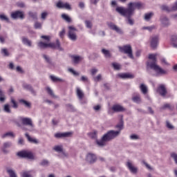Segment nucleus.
Here are the masks:
<instances>
[{"instance_id":"28","label":"nucleus","mask_w":177,"mask_h":177,"mask_svg":"<svg viewBox=\"0 0 177 177\" xmlns=\"http://www.w3.org/2000/svg\"><path fill=\"white\" fill-rule=\"evenodd\" d=\"M140 89L144 95H146V93H147V86L146 84H142L140 86Z\"/></svg>"},{"instance_id":"1","label":"nucleus","mask_w":177,"mask_h":177,"mask_svg":"<svg viewBox=\"0 0 177 177\" xmlns=\"http://www.w3.org/2000/svg\"><path fill=\"white\" fill-rule=\"evenodd\" d=\"M142 3L140 2H131L128 4L127 8L124 7H117L115 10L122 16L127 17L128 23L130 26H133V19H131L136 9H140Z\"/></svg>"},{"instance_id":"33","label":"nucleus","mask_w":177,"mask_h":177,"mask_svg":"<svg viewBox=\"0 0 177 177\" xmlns=\"http://www.w3.org/2000/svg\"><path fill=\"white\" fill-rule=\"evenodd\" d=\"M39 165H41V167H49V160L46 159L42 160Z\"/></svg>"},{"instance_id":"21","label":"nucleus","mask_w":177,"mask_h":177,"mask_svg":"<svg viewBox=\"0 0 177 177\" xmlns=\"http://www.w3.org/2000/svg\"><path fill=\"white\" fill-rule=\"evenodd\" d=\"M72 60L73 62V63H75V64H78V63H80L81 62V60H82L84 58L81 56H78V55H72Z\"/></svg>"},{"instance_id":"53","label":"nucleus","mask_w":177,"mask_h":177,"mask_svg":"<svg viewBox=\"0 0 177 177\" xmlns=\"http://www.w3.org/2000/svg\"><path fill=\"white\" fill-rule=\"evenodd\" d=\"M85 24L87 28H92V22L91 21H85Z\"/></svg>"},{"instance_id":"18","label":"nucleus","mask_w":177,"mask_h":177,"mask_svg":"<svg viewBox=\"0 0 177 177\" xmlns=\"http://www.w3.org/2000/svg\"><path fill=\"white\" fill-rule=\"evenodd\" d=\"M23 88L26 89L27 91H29L31 92L32 95H36L35 91H34V88H32V86L30 84H28L27 83H24L23 85Z\"/></svg>"},{"instance_id":"15","label":"nucleus","mask_w":177,"mask_h":177,"mask_svg":"<svg viewBox=\"0 0 177 177\" xmlns=\"http://www.w3.org/2000/svg\"><path fill=\"white\" fill-rule=\"evenodd\" d=\"M70 136H71V132L57 133L55 134V137L57 139L60 138H70Z\"/></svg>"},{"instance_id":"10","label":"nucleus","mask_w":177,"mask_h":177,"mask_svg":"<svg viewBox=\"0 0 177 177\" xmlns=\"http://www.w3.org/2000/svg\"><path fill=\"white\" fill-rule=\"evenodd\" d=\"M48 48H51L52 49H58V50H63V48L60 46V41H59V39L56 40V44L55 43L48 44Z\"/></svg>"},{"instance_id":"61","label":"nucleus","mask_w":177,"mask_h":177,"mask_svg":"<svg viewBox=\"0 0 177 177\" xmlns=\"http://www.w3.org/2000/svg\"><path fill=\"white\" fill-rule=\"evenodd\" d=\"M64 34H66V30L64 29H62V30L59 32L60 38H64Z\"/></svg>"},{"instance_id":"36","label":"nucleus","mask_w":177,"mask_h":177,"mask_svg":"<svg viewBox=\"0 0 177 177\" xmlns=\"http://www.w3.org/2000/svg\"><path fill=\"white\" fill-rule=\"evenodd\" d=\"M112 67H113L114 70H117V71L121 70V64L117 62H113Z\"/></svg>"},{"instance_id":"51","label":"nucleus","mask_w":177,"mask_h":177,"mask_svg":"<svg viewBox=\"0 0 177 177\" xmlns=\"http://www.w3.org/2000/svg\"><path fill=\"white\" fill-rule=\"evenodd\" d=\"M68 72L69 73H72V74H73V75H80V73L74 71V69L69 68L68 69Z\"/></svg>"},{"instance_id":"2","label":"nucleus","mask_w":177,"mask_h":177,"mask_svg":"<svg viewBox=\"0 0 177 177\" xmlns=\"http://www.w3.org/2000/svg\"><path fill=\"white\" fill-rule=\"evenodd\" d=\"M116 128H118L119 130L109 131L102 136L101 140H97V145L100 146V147H103V146H106V143H107V142H110V140H113V139H115L117 136H119L120 133H121V130L124 128L122 120H121L120 124L116 125Z\"/></svg>"},{"instance_id":"24","label":"nucleus","mask_w":177,"mask_h":177,"mask_svg":"<svg viewBox=\"0 0 177 177\" xmlns=\"http://www.w3.org/2000/svg\"><path fill=\"white\" fill-rule=\"evenodd\" d=\"M160 21L162 26H164L165 27L167 26H169V19H168L167 17H161Z\"/></svg>"},{"instance_id":"50","label":"nucleus","mask_w":177,"mask_h":177,"mask_svg":"<svg viewBox=\"0 0 177 177\" xmlns=\"http://www.w3.org/2000/svg\"><path fill=\"white\" fill-rule=\"evenodd\" d=\"M102 80V75H98L96 77H93V80L95 82H99Z\"/></svg>"},{"instance_id":"41","label":"nucleus","mask_w":177,"mask_h":177,"mask_svg":"<svg viewBox=\"0 0 177 177\" xmlns=\"http://www.w3.org/2000/svg\"><path fill=\"white\" fill-rule=\"evenodd\" d=\"M28 15H29L30 17H31L34 20H37V12H29Z\"/></svg>"},{"instance_id":"29","label":"nucleus","mask_w":177,"mask_h":177,"mask_svg":"<svg viewBox=\"0 0 177 177\" xmlns=\"http://www.w3.org/2000/svg\"><path fill=\"white\" fill-rule=\"evenodd\" d=\"M50 78L51 80H53V82H64V80L63 79H60V78H59L56 76H54V75H50Z\"/></svg>"},{"instance_id":"54","label":"nucleus","mask_w":177,"mask_h":177,"mask_svg":"<svg viewBox=\"0 0 177 177\" xmlns=\"http://www.w3.org/2000/svg\"><path fill=\"white\" fill-rule=\"evenodd\" d=\"M11 103H12V107L13 109H17V103L16 101H15V99L13 97H11Z\"/></svg>"},{"instance_id":"25","label":"nucleus","mask_w":177,"mask_h":177,"mask_svg":"<svg viewBox=\"0 0 177 177\" xmlns=\"http://www.w3.org/2000/svg\"><path fill=\"white\" fill-rule=\"evenodd\" d=\"M132 100L134 103L140 104V103L142 102V100L140 99V95L137 94L136 95L133 96Z\"/></svg>"},{"instance_id":"46","label":"nucleus","mask_w":177,"mask_h":177,"mask_svg":"<svg viewBox=\"0 0 177 177\" xmlns=\"http://www.w3.org/2000/svg\"><path fill=\"white\" fill-rule=\"evenodd\" d=\"M0 19L3 21H7V23H9V18H8L5 15H0Z\"/></svg>"},{"instance_id":"27","label":"nucleus","mask_w":177,"mask_h":177,"mask_svg":"<svg viewBox=\"0 0 177 177\" xmlns=\"http://www.w3.org/2000/svg\"><path fill=\"white\" fill-rule=\"evenodd\" d=\"M171 43L174 48H177V35L171 36Z\"/></svg>"},{"instance_id":"3","label":"nucleus","mask_w":177,"mask_h":177,"mask_svg":"<svg viewBox=\"0 0 177 177\" xmlns=\"http://www.w3.org/2000/svg\"><path fill=\"white\" fill-rule=\"evenodd\" d=\"M149 60L147 62V67L155 71V77H160L167 74V71L161 68L160 66L157 65V55L150 54L149 55Z\"/></svg>"},{"instance_id":"11","label":"nucleus","mask_w":177,"mask_h":177,"mask_svg":"<svg viewBox=\"0 0 177 177\" xmlns=\"http://www.w3.org/2000/svg\"><path fill=\"white\" fill-rule=\"evenodd\" d=\"M56 6L57 8H59V9H67L68 10L71 9V6L68 3H64L62 1H58Z\"/></svg>"},{"instance_id":"16","label":"nucleus","mask_w":177,"mask_h":177,"mask_svg":"<svg viewBox=\"0 0 177 177\" xmlns=\"http://www.w3.org/2000/svg\"><path fill=\"white\" fill-rule=\"evenodd\" d=\"M86 160L88 162H90V164H93V162H96V155L93 153H88L86 156Z\"/></svg>"},{"instance_id":"12","label":"nucleus","mask_w":177,"mask_h":177,"mask_svg":"<svg viewBox=\"0 0 177 177\" xmlns=\"http://www.w3.org/2000/svg\"><path fill=\"white\" fill-rule=\"evenodd\" d=\"M126 167H127L128 169L131 172V174H137L138 168L133 166V164L131 163V161H127L126 163Z\"/></svg>"},{"instance_id":"62","label":"nucleus","mask_w":177,"mask_h":177,"mask_svg":"<svg viewBox=\"0 0 177 177\" xmlns=\"http://www.w3.org/2000/svg\"><path fill=\"white\" fill-rule=\"evenodd\" d=\"M160 62L163 64H165L166 66L168 65V62H167V59L164 57H162L160 59Z\"/></svg>"},{"instance_id":"17","label":"nucleus","mask_w":177,"mask_h":177,"mask_svg":"<svg viewBox=\"0 0 177 177\" xmlns=\"http://www.w3.org/2000/svg\"><path fill=\"white\" fill-rule=\"evenodd\" d=\"M22 44L25 45L26 46H28L29 48H31L32 46V41L31 40L28 39V38L26 37H21Z\"/></svg>"},{"instance_id":"7","label":"nucleus","mask_w":177,"mask_h":177,"mask_svg":"<svg viewBox=\"0 0 177 177\" xmlns=\"http://www.w3.org/2000/svg\"><path fill=\"white\" fill-rule=\"evenodd\" d=\"M19 157L21 158H28V160H34V155L32 153L27 151H21L17 153Z\"/></svg>"},{"instance_id":"9","label":"nucleus","mask_w":177,"mask_h":177,"mask_svg":"<svg viewBox=\"0 0 177 177\" xmlns=\"http://www.w3.org/2000/svg\"><path fill=\"white\" fill-rule=\"evenodd\" d=\"M108 26L109 27V28H111V30L115 31L118 34H120V35H122V34H124L122 30L112 22L108 23Z\"/></svg>"},{"instance_id":"56","label":"nucleus","mask_w":177,"mask_h":177,"mask_svg":"<svg viewBox=\"0 0 177 177\" xmlns=\"http://www.w3.org/2000/svg\"><path fill=\"white\" fill-rule=\"evenodd\" d=\"M66 107L68 108V110H69V111H74V106L71 104H66Z\"/></svg>"},{"instance_id":"34","label":"nucleus","mask_w":177,"mask_h":177,"mask_svg":"<svg viewBox=\"0 0 177 177\" xmlns=\"http://www.w3.org/2000/svg\"><path fill=\"white\" fill-rule=\"evenodd\" d=\"M62 18L65 20V21H67V23H71V18L68 17V15L66 14H62Z\"/></svg>"},{"instance_id":"45","label":"nucleus","mask_w":177,"mask_h":177,"mask_svg":"<svg viewBox=\"0 0 177 177\" xmlns=\"http://www.w3.org/2000/svg\"><path fill=\"white\" fill-rule=\"evenodd\" d=\"M162 10H165L166 12H172V7L169 8L167 6H162Z\"/></svg>"},{"instance_id":"52","label":"nucleus","mask_w":177,"mask_h":177,"mask_svg":"<svg viewBox=\"0 0 177 177\" xmlns=\"http://www.w3.org/2000/svg\"><path fill=\"white\" fill-rule=\"evenodd\" d=\"M19 102H20V103H23V104H25V106H26V107H30V106H31L30 102H28L24 100H20Z\"/></svg>"},{"instance_id":"38","label":"nucleus","mask_w":177,"mask_h":177,"mask_svg":"<svg viewBox=\"0 0 177 177\" xmlns=\"http://www.w3.org/2000/svg\"><path fill=\"white\" fill-rule=\"evenodd\" d=\"M153 17V12H149L145 15V20L149 21Z\"/></svg>"},{"instance_id":"8","label":"nucleus","mask_w":177,"mask_h":177,"mask_svg":"<svg viewBox=\"0 0 177 177\" xmlns=\"http://www.w3.org/2000/svg\"><path fill=\"white\" fill-rule=\"evenodd\" d=\"M156 92L160 95L162 97H165L167 96V88L165 87V84H160L156 89Z\"/></svg>"},{"instance_id":"44","label":"nucleus","mask_w":177,"mask_h":177,"mask_svg":"<svg viewBox=\"0 0 177 177\" xmlns=\"http://www.w3.org/2000/svg\"><path fill=\"white\" fill-rule=\"evenodd\" d=\"M1 55H3V56L8 57L9 56V51H8V49L6 48H2Z\"/></svg>"},{"instance_id":"42","label":"nucleus","mask_w":177,"mask_h":177,"mask_svg":"<svg viewBox=\"0 0 177 177\" xmlns=\"http://www.w3.org/2000/svg\"><path fill=\"white\" fill-rule=\"evenodd\" d=\"M102 52L103 55H104L105 57H110V51H109V50H106V49L103 48L102 50Z\"/></svg>"},{"instance_id":"5","label":"nucleus","mask_w":177,"mask_h":177,"mask_svg":"<svg viewBox=\"0 0 177 177\" xmlns=\"http://www.w3.org/2000/svg\"><path fill=\"white\" fill-rule=\"evenodd\" d=\"M120 52L127 55L130 59H133V54L132 53V47L131 45H125L123 46H119Z\"/></svg>"},{"instance_id":"57","label":"nucleus","mask_w":177,"mask_h":177,"mask_svg":"<svg viewBox=\"0 0 177 177\" xmlns=\"http://www.w3.org/2000/svg\"><path fill=\"white\" fill-rule=\"evenodd\" d=\"M166 127L169 129H174V126L169 123V121L167 120L166 121Z\"/></svg>"},{"instance_id":"26","label":"nucleus","mask_w":177,"mask_h":177,"mask_svg":"<svg viewBox=\"0 0 177 177\" xmlns=\"http://www.w3.org/2000/svg\"><path fill=\"white\" fill-rule=\"evenodd\" d=\"M25 136H26V138H27L28 142H30V143H35V144L38 143V140L31 138V136H30V135H28V133H26L25 134Z\"/></svg>"},{"instance_id":"13","label":"nucleus","mask_w":177,"mask_h":177,"mask_svg":"<svg viewBox=\"0 0 177 177\" xmlns=\"http://www.w3.org/2000/svg\"><path fill=\"white\" fill-rule=\"evenodd\" d=\"M150 45L152 49H156V48L158 46V36H153L151 37Z\"/></svg>"},{"instance_id":"22","label":"nucleus","mask_w":177,"mask_h":177,"mask_svg":"<svg viewBox=\"0 0 177 177\" xmlns=\"http://www.w3.org/2000/svg\"><path fill=\"white\" fill-rule=\"evenodd\" d=\"M112 110L115 112L125 111V109L121 105H113Z\"/></svg>"},{"instance_id":"47","label":"nucleus","mask_w":177,"mask_h":177,"mask_svg":"<svg viewBox=\"0 0 177 177\" xmlns=\"http://www.w3.org/2000/svg\"><path fill=\"white\" fill-rule=\"evenodd\" d=\"M4 111L8 113H12V111H10V106H9V104L4 105Z\"/></svg>"},{"instance_id":"35","label":"nucleus","mask_w":177,"mask_h":177,"mask_svg":"<svg viewBox=\"0 0 177 177\" xmlns=\"http://www.w3.org/2000/svg\"><path fill=\"white\" fill-rule=\"evenodd\" d=\"M46 91H47V93L50 96H51V97H56V95H55L53 91L51 90L50 87H46Z\"/></svg>"},{"instance_id":"43","label":"nucleus","mask_w":177,"mask_h":177,"mask_svg":"<svg viewBox=\"0 0 177 177\" xmlns=\"http://www.w3.org/2000/svg\"><path fill=\"white\" fill-rule=\"evenodd\" d=\"M21 177H32V175L30 174V171H24L21 174Z\"/></svg>"},{"instance_id":"55","label":"nucleus","mask_w":177,"mask_h":177,"mask_svg":"<svg viewBox=\"0 0 177 177\" xmlns=\"http://www.w3.org/2000/svg\"><path fill=\"white\" fill-rule=\"evenodd\" d=\"M130 139H131V140H138V139H139V136L136 134H133L130 136Z\"/></svg>"},{"instance_id":"23","label":"nucleus","mask_w":177,"mask_h":177,"mask_svg":"<svg viewBox=\"0 0 177 177\" xmlns=\"http://www.w3.org/2000/svg\"><path fill=\"white\" fill-rule=\"evenodd\" d=\"M12 147V142H4L3 147L1 148V150L4 153H8V151L6 150V149H9V147Z\"/></svg>"},{"instance_id":"60","label":"nucleus","mask_w":177,"mask_h":177,"mask_svg":"<svg viewBox=\"0 0 177 177\" xmlns=\"http://www.w3.org/2000/svg\"><path fill=\"white\" fill-rule=\"evenodd\" d=\"M81 81L83 82H89V80L86 76H82Z\"/></svg>"},{"instance_id":"20","label":"nucleus","mask_w":177,"mask_h":177,"mask_svg":"<svg viewBox=\"0 0 177 177\" xmlns=\"http://www.w3.org/2000/svg\"><path fill=\"white\" fill-rule=\"evenodd\" d=\"M118 77H119V78H122V80H127V78L132 79L133 78V75L130 73H119Z\"/></svg>"},{"instance_id":"19","label":"nucleus","mask_w":177,"mask_h":177,"mask_svg":"<svg viewBox=\"0 0 177 177\" xmlns=\"http://www.w3.org/2000/svg\"><path fill=\"white\" fill-rule=\"evenodd\" d=\"M76 95L79 99V100H82L84 99V96H85V94L84 93V91L80 88V87L76 88Z\"/></svg>"},{"instance_id":"14","label":"nucleus","mask_w":177,"mask_h":177,"mask_svg":"<svg viewBox=\"0 0 177 177\" xmlns=\"http://www.w3.org/2000/svg\"><path fill=\"white\" fill-rule=\"evenodd\" d=\"M11 17L12 19H21L23 20L24 19V13L22 11H15L11 14Z\"/></svg>"},{"instance_id":"59","label":"nucleus","mask_w":177,"mask_h":177,"mask_svg":"<svg viewBox=\"0 0 177 177\" xmlns=\"http://www.w3.org/2000/svg\"><path fill=\"white\" fill-rule=\"evenodd\" d=\"M17 6H18V8H26V4L23 2H18L17 3Z\"/></svg>"},{"instance_id":"48","label":"nucleus","mask_w":177,"mask_h":177,"mask_svg":"<svg viewBox=\"0 0 177 177\" xmlns=\"http://www.w3.org/2000/svg\"><path fill=\"white\" fill-rule=\"evenodd\" d=\"M43 57H44V60H46V63H48V64H50L52 63L50 58L48 55H43Z\"/></svg>"},{"instance_id":"6","label":"nucleus","mask_w":177,"mask_h":177,"mask_svg":"<svg viewBox=\"0 0 177 177\" xmlns=\"http://www.w3.org/2000/svg\"><path fill=\"white\" fill-rule=\"evenodd\" d=\"M68 37L71 41H77V33H75V31L77 30V28H75L73 26H68Z\"/></svg>"},{"instance_id":"64","label":"nucleus","mask_w":177,"mask_h":177,"mask_svg":"<svg viewBox=\"0 0 177 177\" xmlns=\"http://www.w3.org/2000/svg\"><path fill=\"white\" fill-rule=\"evenodd\" d=\"M171 10L173 11L177 10V1L174 3L173 6L171 7Z\"/></svg>"},{"instance_id":"4","label":"nucleus","mask_w":177,"mask_h":177,"mask_svg":"<svg viewBox=\"0 0 177 177\" xmlns=\"http://www.w3.org/2000/svg\"><path fill=\"white\" fill-rule=\"evenodd\" d=\"M19 120L21 121L23 125H25L26 127H29L28 129L26 127H22V129L24 131H29V132H32L34 131V124L32 123V119L30 118H24L20 116L19 118Z\"/></svg>"},{"instance_id":"63","label":"nucleus","mask_w":177,"mask_h":177,"mask_svg":"<svg viewBox=\"0 0 177 177\" xmlns=\"http://www.w3.org/2000/svg\"><path fill=\"white\" fill-rule=\"evenodd\" d=\"M91 75H95V74L97 73V68H93L91 71Z\"/></svg>"},{"instance_id":"32","label":"nucleus","mask_w":177,"mask_h":177,"mask_svg":"<svg viewBox=\"0 0 177 177\" xmlns=\"http://www.w3.org/2000/svg\"><path fill=\"white\" fill-rule=\"evenodd\" d=\"M7 172L9 174L10 177H17L16 172L14 171L12 169H8Z\"/></svg>"},{"instance_id":"31","label":"nucleus","mask_w":177,"mask_h":177,"mask_svg":"<svg viewBox=\"0 0 177 177\" xmlns=\"http://www.w3.org/2000/svg\"><path fill=\"white\" fill-rule=\"evenodd\" d=\"M8 136H10V138H15V134L13 132H7L1 136V138L3 139H5V138H8Z\"/></svg>"},{"instance_id":"49","label":"nucleus","mask_w":177,"mask_h":177,"mask_svg":"<svg viewBox=\"0 0 177 177\" xmlns=\"http://www.w3.org/2000/svg\"><path fill=\"white\" fill-rule=\"evenodd\" d=\"M35 28H36L37 30H41L42 28V24L39 23V22H35Z\"/></svg>"},{"instance_id":"58","label":"nucleus","mask_w":177,"mask_h":177,"mask_svg":"<svg viewBox=\"0 0 177 177\" xmlns=\"http://www.w3.org/2000/svg\"><path fill=\"white\" fill-rule=\"evenodd\" d=\"M47 16H48V12H44L41 13V19H42V20H45V19H46Z\"/></svg>"},{"instance_id":"39","label":"nucleus","mask_w":177,"mask_h":177,"mask_svg":"<svg viewBox=\"0 0 177 177\" xmlns=\"http://www.w3.org/2000/svg\"><path fill=\"white\" fill-rule=\"evenodd\" d=\"M142 30H148V31L151 32L153 30H156V26L152 25L151 26H144Z\"/></svg>"},{"instance_id":"37","label":"nucleus","mask_w":177,"mask_h":177,"mask_svg":"<svg viewBox=\"0 0 177 177\" xmlns=\"http://www.w3.org/2000/svg\"><path fill=\"white\" fill-rule=\"evenodd\" d=\"M38 47L41 48V49H45L48 48V44L44 43L43 41H40L38 43Z\"/></svg>"},{"instance_id":"40","label":"nucleus","mask_w":177,"mask_h":177,"mask_svg":"<svg viewBox=\"0 0 177 177\" xmlns=\"http://www.w3.org/2000/svg\"><path fill=\"white\" fill-rule=\"evenodd\" d=\"M6 39H8V35H0V42L1 44H5L6 42Z\"/></svg>"},{"instance_id":"30","label":"nucleus","mask_w":177,"mask_h":177,"mask_svg":"<svg viewBox=\"0 0 177 177\" xmlns=\"http://www.w3.org/2000/svg\"><path fill=\"white\" fill-rule=\"evenodd\" d=\"M54 150L55 151H57V153H63V154H64L65 156H66V154L64 153V152H63V147H62V146H60V145H57V146H55V147H54Z\"/></svg>"}]
</instances>
